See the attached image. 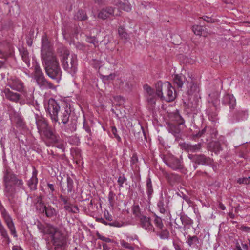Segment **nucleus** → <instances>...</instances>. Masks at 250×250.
Wrapping results in <instances>:
<instances>
[{"mask_svg": "<svg viewBox=\"0 0 250 250\" xmlns=\"http://www.w3.org/2000/svg\"><path fill=\"white\" fill-rule=\"evenodd\" d=\"M19 51L23 61L26 64L27 66L29 67L30 66V58L27 49L24 47H21L19 49Z\"/></svg>", "mask_w": 250, "mask_h": 250, "instance_id": "nucleus-20", "label": "nucleus"}, {"mask_svg": "<svg viewBox=\"0 0 250 250\" xmlns=\"http://www.w3.org/2000/svg\"><path fill=\"white\" fill-rule=\"evenodd\" d=\"M156 92L153 89L147 84L144 85V89L146 93L148 102L150 104H155L157 97L166 102L174 101L176 97L174 88L167 82H158L155 84Z\"/></svg>", "mask_w": 250, "mask_h": 250, "instance_id": "nucleus-3", "label": "nucleus"}, {"mask_svg": "<svg viewBox=\"0 0 250 250\" xmlns=\"http://www.w3.org/2000/svg\"><path fill=\"white\" fill-rule=\"evenodd\" d=\"M162 250H171L169 249L167 246H164L163 247Z\"/></svg>", "mask_w": 250, "mask_h": 250, "instance_id": "nucleus-64", "label": "nucleus"}, {"mask_svg": "<svg viewBox=\"0 0 250 250\" xmlns=\"http://www.w3.org/2000/svg\"><path fill=\"white\" fill-rule=\"evenodd\" d=\"M37 228L41 233L51 235V241L55 248H61L66 245V241L63 234L53 225L40 223L37 225Z\"/></svg>", "mask_w": 250, "mask_h": 250, "instance_id": "nucleus-4", "label": "nucleus"}, {"mask_svg": "<svg viewBox=\"0 0 250 250\" xmlns=\"http://www.w3.org/2000/svg\"><path fill=\"white\" fill-rule=\"evenodd\" d=\"M5 56V53L0 50V58H3Z\"/></svg>", "mask_w": 250, "mask_h": 250, "instance_id": "nucleus-63", "label": "nucleus"}, {"mask_svg": "<svg viewBox=\"0 0 250 250\" xmlns=\"http://www.w3.org/2000/svg\"><path fill=\"white\" fill-rule=\"evenodd\" d=\"M219 208L223 210H225L226 208L225 206L221 203H219Z\"/></svg>", "mask_w": 250, "mask_h": 250, "instance_id": "nucleus-59", "label": "nucleus"}, {"mask_svg": "<svg viewBox=\"0 0 250 250\" xmlns=\"http://www.w3.org/2000/svg\"><path fill=\"white\" fill-rule=\"evenodd\" d=\"M217 134V132L214 129L211 130V135L212 138L215 137Z\"/></svg>", "mask_w": 250, "mask_h": 250, "instance_id": "nucleus-53", "label": "nucleus"}, {"mask_svg": "<svg viewBox=\"0 0 250 250\" xmlns=\"http://www.w3.org/2000/svg\"><path fill=\"white\" fill-rule=\"evenodd\" d=\"M7 86L8 87H5L2 93L8 100L21 105L33 102V94L27 90L24 82L20 78L10 77L7 79Z\"/></svg>", "mask_w": 250, "mask_h": 250, "instance_id": "nucleus-1", "label": "nucleus"}, {"mask_svg": "<svg viewBox=\"0 0 250 250\" xmlns=\"http://www.w3.org/2000/svg\"><path fill=\"white\" fill-rule=\"evenodd\" d=\"M228 215L231 218L234 219L235 218V215L232 212H229Z\"/></svg>", "mask_w": 250, "mask_h": 250, "instance_id": "nucleus-62", "label": "nucleus"}, {"mask_svg": "<svg viewBox=\"0 0 250 250\" xmlns=\"http://www.w3.org/2000/svg\"><path fill=\"white\" fill-rule=\"evenodd\" d=\"M115 194L112 191H110L108 194V201L111 207L114 206Z\"/></svg>", "mask_w": 250, "mask_h": 250, "instance_id": "nucleus-32", "label": "nucleus"}, {"mask_svg": "<svg viewBox=\"0 0 250 250\" xmlns=\"http://www.w3.org/2000/svg\"><path fill=\"white\" fill-rule=\"evenodd\" d=\"M75 20L77 21H84L87 20V16L85 11L79 10L74 16Z\"/></svg>", "mask_w": 250, "mask_h": 250, "instance_id": "nucleus-24", "label": "nucleus"}, {"mask_svg": "<svg viewBox=\"0 0 250 250\" xmlns=\"http://www.w3.org/2000/svg\"><path fill=\"white\" fill-rule=\"evenodd\" d=\"M34 77L38 84L43 88H52L53 85L50 82L47 81L44 76L43 73L40 66L36 64L34 68Z\"/></svg>", "mask_w": 250, "mask_h": 250, "instance_id": "nucleus-9", "label": "nucleus"}, {"mask_svg": "<svg viewBox=\"0 0 250 250\" xmlns=\"http://www.w3.org/2000/svg\"><path fill=\"white\" fill-rule=\"evenodd\" d=\"M163 159L165 163L174 170H181L183 168L182 162L173 155H165Z\"/></svg>", "mask_w": 250, "mask_h": 250, "instance_id": "nucleus-11", "label": "nucleus"}, {"mask_svg": "<svg viewBox=\"0 0 250 250\" xmlns=\"http://www.w3.org/2000/svg\"><path fill=\"white\" fill-rule=\"evenodd\" d=\"M17 124L19 126H22L24 124L21 119L19 118L17 121Z\"/></svg>", "mask_w": 250, "mask_h": 250, "instance_id": "nucleus-54", "label": "nucleus"}, {"mask_svg": "<svg viewBox=\"0 0 250 250\" xmlns=\"http://www.w3.org/2000/svg\"><path fill=\"white\" fill-rule=\"evenodd\" d=\"M184 146L185 149L188 152H196L201 150L202 148V145L201 143H199L195 145H190L189 144H185Z\"/></svg>", "mask_w": 250, "mask_h": 250, "instance_id": "nucleus-22", "label": "nucleus"}, {"mask_svg": "<svg viewBox=\"0 0 250 250\" xmlns=\"http://www.w3.org/2000/svg\"><path fill=\"white\" fill-rule=\"evenodd\" d=\"M36 124L41 137L48 141L51 144L50 145L59 142V137L52 131L47 121L43 117L36 115Z\"/></svg>", "mask_w": 250, "mask_h": 250, "instance_id": "nucleus-5", "label": "nucleus"}, {"mask_svg": "<svg viewBox=\"0 0 250 250\" xmlns=\"http://www.w3.org/2000/svg\"><path fill=\"white\" fill-rule=\"evenodd\" d=\"M119 35L122 40H124V42H126L129 40V35L126 32L125 28L123 26H120L118 29Z\"/></svg>", "mask_w": 250, "mask_h": 250, "instance_id": "nucleus-23", "label": "nucleus"}, {"mask_svg": "<svg viewBox=\"0 0 250 250\" xmlns=\"http://www.w3.org/2000/svg\"><path fill=\"white\" fill-rule=\"evenodd\" d=\"M61 61L62 62L63 67L65 70L71 73H75L77 69V57L75 55L71 56L70 65L68 64V56L69 55V51L65 48H63L61 52Z\"/></svg>", "mask_w": 250, "mask_h": 250, "instance_id": "nucleus-7", "label": "nucleus"}, {"mask_svg": "<svg viewBox=\"0 0 250 250\" xmlns=\"http://www.w3.org/2000/svg\"><path fill=\"white\" fill-rule=\"evenodd\" d=\"M240 229L243 231L250 233V227L245 226H242L240 228Z\"/></svg>", "mask_w": 250, "mask_h": 250, "instance_id": "nucleus-49", "label": "nucleus"}, {"mask_svg": "<svg viewBox=\"0 0 250 250\" xmlns=\"http://www.w3.org/2000/svg\"><path fill=\"white\" fill-rule=\"evenodd\" d=\"M120 243L121 246L123 247V248L130 249V250L133 249V247L130 244L126 242L124 240H120Z\"/></svg>", "mask_w": 250, "mask_h": 250, "instance_id": "nucleus-34", "label": "nucleus"}, {"mask_svg": "<svg viewBox=\"0 0 250 250\" xmlns=\"http://www.w3.org/2000/svg\"><path fill=\"white\" fill-rule=\"evenodd\" d=\"M117 77L118 76L115 74H111L109 75L105 76L104 79L108 81L112 80L114 82L115 81V80H116Z\"/></svg>", "mask_w": 250, "mask_h": 250, "instance_id": "nucleus-40", "label": "nucleus"}, {"mask_svg": "<svg viewBox=\"0 0 250 250\" xmlns=\"http://www.w3.org/2000/svg\"><path fill=\"white\" fill-rule=\"evenodd\" d=\"M113 84L115 87L121 89L124 87V81L121 78H119L118 76L115 80V81L113 82Z\"/></svg>", "mask_w": 250, "mask_h": 250, "instance_id": "nucleus-30", "label": "nucleus"}, {"mask_svg": "<svg viewBox=\"0 0 250 250\" xmlns=\"http://www.w3.org/2000/svg\"><path fill=\"white\" fill-rule=\"evenodd\" d=\"M17 179L15 174L9 172H7L4 176V181L7 184H9L10 183L14 184Z\"/></svg>", "mask_w": 250, "mask_h": 250, "instance_id": "nucleus-25", "label": "nucleus"}, {"mask_svg": "<svg viewBox=\"0 0 250 250\" xmlns=\"http://www.w3.org/2000/svg\"><path fill=\"white\" fill-rule=\"evenodd\" d=\"M237 182L240 184H250V177H243L239 178L237 180Z\"/></svg>", "mask_w": 250, "mask_h": 250, "instance_id": "nucleus-35", "label": "nucleus"}, {"mask_svg": "<svg viewBox=\"0 0 250 250\" xmlns=\"http://www.w3.org/2000/svg\"><path fill=\"white\" fill-rule=\"evenodd\" d=\"M131 86V84L128 82H126L125 83H124V87H122L121 89L127 91L130 90Z\"/></svg>", "mask_w": 250, "mask_h": 250, "instance_id": "nucleus-44", "label": "nucleus"}, {"mask_svg": "<svg viewBox=\"0 0 250 250\" xmlns=\"http://www.w3.org/2000/svg\"><path fill=\"white\" fill-rule=\"evenodd\" d=\"M192 31L196 35L201 36L202 34L203 28L201 26L194 25L192 27Z\"/></svg>", "mask_w": 250, "mask_h": 250, "instance_id": "nucleus-28", "label": "nucleus"}, {"mask_svg": "<svg viewBox=\"0 0 250 250\" xmlns=\"http://www.w3.org/2000/svg\"><path fill=\"white\" fill-rule=\"evenodd\" d=\"M14 184L17 185L18 187L21 188H22L23 187V181L21 179H17Z\"/></svg>", "mask_w": 250, "mask_h": 250, "instance_id": "nucleus-47", "label": "nucleus"}, {"mask_svg": "<svg viewBox=\"0 0 250 250\" xmlns=\"http://www.w3.org/2000/svg\"><path fill=\"white\" fill-rule=\"evenodd\" d=\"M1 214L5 224L6 225L8 229H9L10 233L14 237H17V232L15 225L13 221V219L9 214L6 211L5 209H3L1 210Z\"/></svg>", "mask_w": 250, "mask_h": 250, "instance_id": "nucleus-12", "label": "nucleus"}, {"mask_svg": "<svg viewBox=\"0 0 250 250\" xmlns=\"http://www.w3.org/2000/svg\"><path fill=\"white\" fill-rule=\"evenodd\" d=\"M67 191L68 193H71L73 188V181L69 176L67 177Z\"/></svg>", "mask_w": 250, "mask_h": 250, "instance_id": "nucleus-31", "label": "nucleus"}, {"mask_svg": "<svg viewBox=\"0 0 250 250\" xmlns=\"http://www.w3.org/2000/svg\"><path fill=\"white\" fill-rule=\"evenodd\" d=\"M204 20L205 21H207V22H214V21L212 20V19H211L210 18H209V17H207V16H204Z\"/></svg>", "mask_w": 250, "mask_h": 250, "instance_id": "nucleus-52", "label": "nucleus"}, {"mask_svg": "<svg viewBox=\"0 0 250 250\" xmlns=\"http://www.w3.org/2000/svg\"><path fill=\"white\" fill-rule=\"evenodd\" d=\"M219 94L215 90H214L212 93L208 94V103L212 104V106L210 109H207V113L208 116L209 120L212 121H214L217 115V105L219 104Z\"/></svg>", "mask_w": 250, "mask_h": 250, "instance_id": "nucleus-8", "label": "nucleus"}, {"mask_svg": "<svg viewBox=\"0 0 250 250\" xmlns=\"http://www.w3.org/2000/svg\"><path fill=\"white\" fill-rule=\"evenodd\" d=\"M59 198L61 201L63 202L65 205L68 204L69 198L68 197L63 196L62 195H60Z\"/></svg>", "mask_w": 250, "mask_h": 250, "instance_id": "nucleus-45", "label": "nucleus"}, {"mask_svg": "<svg viewBox=\"0 0 250 250\" xmlns=\"http://www.w3.org/2000/svg\"><path fill=\"white\" fill-rule=\"evenodd\" d=\"M62 32L64 38L68 37L67 34L69 33V32L66 30L65 27H63L62 28Z\"/></svg>", "mask_w": 250, "mask_h": 250, "instance_id": "nucleus-51", "label": "nucleus"}, {"mask_svg": "<svg viewBox=\"0 0 250 250\" xmlns=\"http://www.w3.org/2000/svg\"><path fill=\"white\" fill-rule=\"evenodd\" d=\"M173 246L175 250H183L181 247V245L178 242L173 241Z\"/></svg>", "mask_w": 250, "mask_h": 250, "instance_id": "nucleus-43", "label": "nucleus"}, {"mask_svg": "<svg viewBox=\"0 0 250 250\" xmlns=\"http://www.w3.org/2000/svg\"><path fill=\"white\" fill-rule=\"evenodd\" d=\"M241 245H242V247L243 248V249H244V250H248V245L247 244L242 243Z\"/></svg>", "mask_w": 250, "mask_h": 250, "instance_id": "nucleus-61", "label": "nucleus"}, {"mask_svg": "<svg viewBox=\"0 0 250 250\" xmlns=\"http://www.w3.org/2000/svg\"><path fill=\"white\" fill-rule=\"evenodd\" d=\"M140 224L142 228L148 231L153 229V226L151 223L150 218L144 215H142L140 218Z\"/></svg>", "mask_w": 250, "mask_h": 250, "instance_id": "nucleus-14", "label": "nucleus"}, {"mask_svg": "<svg viewBox=\"0 0 250 250\" xmlns=\"http://www.w3.org/2000/svg\"><path fill=\"white\" fill-rule=\"evenodd\" d=\"M158 206L160 210V212L161 213L164 214L165 213L166 210L164 208V203L162 201H160L158 203Z\"/></svg>", "mask_w": 250, "mask_h": 250, "instance_id": "nucleus-39", "label": "nucleus"}, {"mask_svg": "<svg viewBox=\"0 0 250 250\" xmlns=\"http://www.w3.org/2000/svg\"><path fill=\"white\" fill-rule=\"evenodd\" d=\"M41 56L45 65V72L51 79L58 82L61 76V70L59 63L53 52L50 42L46 36L42 39Z\"/></svg>", "mask_w": 250, "mask_h": 250, "instance_id": "nucleus-2", "label": "nucleus"}, {"mask_svg": "<svg viewBox=\"0 0 250 250\" xmlns=\"http://www.w3.org/2000/svg\"><path fill=\"white\" fill-rule=\"evenodd\" d=\"M235 250H243L241 247L240 245L238 242H237L236 244V249Z\"/></svg>", "mask_w": 250, "mask_h": 250, "instance_id": "nucleus-58", "label": "nucleus"}, {"mask_svg": "<svg viewBox=\"0 0 250 250\" xmlns=\"http://www.w3.org/2000/svg\"><path fill=\"white\" fill-rule=\"evenodd\" d=\"M114 100L117 102L116 105L121 106L124 103V99L121 96H116L114 98Z\"/></svg>", "mask_w": 250, "mask_h": 250, "instance_id": "nucleus-38", "label": "nucleus"}, {"mask_svg": "<svg viewBox=\"0 0 250 250\" xmlns=\"http://www.w3.org/2000/svg\"><path fill=\"white\" fill-rule=\"evenodd\" d=\"M111 131H112V133L114 134L115 137L119 141H120L121 138L117 134V128L115 126H113L112 127Z\"/></svg>", "mask_w": 250, "mask_h": 250, "instance_id": "nucleus-46", "label": "nucleus"}, {"mask_svg": "<svg viewBox=\"0 0 250 250\" xmlns=\"http://www.w3.org/2000/svg\"><path fill=\"white\" fill-rule=\"evenodd\" d=\"M126 181V178L124 176L119 177L117 183L120 188L123 187V184Z\"/></svg>", "mask_w": 250, "mask_h": 250, "instance_id": "nucleus-37", "label": "nucleus"}, {"mask_svg": "<svg viewBox=\"0 0 250 250\" xmlns=\"http://www.w3.org/2000/svg\"><path fill=\"white\" fill-rule=\"evenodd\" d=\"M208 149L209 151L217 153L221 150L220 143L217 141H211L208 143Z\"/></svg>", "mask_w": 250, "mask_h": 250, "instance_id": "nucleus-21", "label": "nucleus"}, {"mask_svg": "<svg viewBox=\"0 0 250 250\" xmlns=\"http://www.w3.org/2000/svg\"><path fill=\"white\" fill-rule=\"evenodd\" d=\"M86 41L88 42L93 44L95 47L96 46L97 42L96 41V39L94 37H87Z\"/></svg>", "mask_w": 250, "mask_h": 250, "instance_id": "nucleus-41", "label": "nucleus"}, {"mask_svg": "<svg viewBox=\"0 0 250 250\" xmlns=\"http://www.w3.org/2000/svg\"><path fill=\"white\" fill-rule=\"evenodd\" d=\"M115 109H112V111L114 113L117 117L119 118H123L125 116V110L124 109H122V111H120L119 109H117V107L116 106L115 107Z\"/></svg>", "mask_w": 250, "mask_h": 250, "instance_id": "nucleus-29", "label": "nucleus"}, {"mask_svg": "<svg viewBox=\"0 0 250 250\" xmlns=\"http://www.w3.org/2000/svg\"><path fill=\"white\" fill-rule=\"evenodd\" d=\"M45 108L51 120L57 119V114L61 108L56 101L53 99H50L47 104L45 105Z\"/></svg>", "mask_w": 250, "mask_h": 250, "instance_id": "nucleus-10", "label": "nucleus"}, {"mask_svg": "<svg viewBox=\"0 0 250 250\" xmlns=\"http://www.w3.org/2000/svg\"><path fill=\"white\" fill-rule=\"evenodd\" d=\"M115 6L116 7L114 8L109 6L101 9L98 13V18L105 20L110 16H121L122 14L121 10L126 12L130 11L131 10L130 4L126 0H120L115 4Z\"/></svg>", "mask_w": 250, "mask_h": 250, "instance_id": "nucleus-6", "label": "nucleus"}, {"mask_svg": "<svg viewBox=\"0 0 250 250\" xmlns=\"http://www.w3.org/2000/svg\"><path fill=\"white\" fill-rule=\"evenodd\" d=\"M132 210L134 214L138 215L139 213H140L139 206L137 205H134L132 208Z\"/></svg>", "mask_w": 250, "mask_h": 250, "instance_id": "nucleus-42", "label": "nucleus"}, {"mask_svg": "<svg viewBox=\"0 0 250 250\" xmlns=\"http://www.w3.org/2000/svg\"><path fill=\"white\" fill-rule=\"evenodd\" d=\"M199 92L198 86L196 84H193L190 90L188 91V93L189 95H193L195 97H198L199 94H197V93Z\"/></svg>", "mask_w": 250, "mask_h": 250, "instance_id": "nucleus-27", "label": "nucleus"}, {"mask_svg": "<svg viewBox=\"0 0 250 250\" xmlns=\"http://www.w3.org/2000/svg\"><path fill=\"white\" fill-rule=\"evenodd\" d=\"M154 222L155 224L157 227H158L159 229H162L164 226L162 223V219L160 218L157 217L155 218Z\"/></svg>", "mask_w": 250, "mask_h": 250, "instance_id": "nucleus-36", "label": "nucleus"}, {"mask_svg": "<svg viewBox=\"0 0 250 250\" xmlns=\"http://www.w3.org/2000/svg\"><path fill=\"white\" fill-rule=\"evenodd\" d=\"M12 250H23L22 248L18 246H14L12 247Z\"/></svg>", "mask_w": 250, "mask_h": 250, "instance_id": "nucleus-57", "label": "nucleus"}, {"mask_svg": "<svg viewBox=\"0 0 250 250\" xmlns=\"http://www.w3.org/2000/svg\"><path fill=\"white\" fill-rule=\"evenodd\" d=\"M38 171L35 167L33 168L32 172V176L28 182V185L31 190H35L37 189V186L38 183L37 178Z\"/></svg>", "mask_w": 250, "mask_h": 250, "instance_id": "nucleus-17", "label": "nucleus"}, {"mask_svg": "<svg viewBox=\"0 0 250 250\" xmlns=\"http://www.w3.org/2000/svg\"><path fill=\"white\" fill-rule=\"evenodd\" d=\"M146 192L148 198H150L153 192L151 180L150 178L147 179L146 181Z\"/></svg>", "mask_w": 250, "mask_h": 250, "instance_id": "nucleus-26", "label": "nucleus"}, {"mask_svg": "<svg viewBox=\"0 0 250 250\" xmlns=\"http://www.w3.org/2000/svg\"><path fill=\"white\" fill-rule=\"evenodd\" d=\"M64 208L66 210H68V211H72L73 212H75V211H72L71 208V207H70V205H67L66 204L65 206H64Z\"/></svg>", "mask_w": 250, "mask_h": 250, "instance_id": "nucleus-55", "label": "nucleus"}, {"mask_svg": "<svg viewBox=\"0 0 250 250\" xmlns=\"http://www.w3.org/2000/svg\"><path fill=\"white\" fill-rule=\"evenodd\" d=\"M223 103L228 105L230 109H233L236 105V99L233 95L227 94L223 98Z\"/></svg>", "mask_w": 250, "mask_h": 250, "instance_id": "nucleus-18", "label": "nucleus"}, {"mask_svg": "<svg viewBox=\"0 0 250 250\" xmlns=\"http://www.w3.org/2000/svg\"><path fill=\"white\" fill-rule=\"evenodd\" d=\"M99 238L100 239H101V240L102 241H104L105 242H111V240L109 238H107V237H105L104 236H99Z\"/></svg>", "mask_w": 250, "mask_h": 250, "instance_id": "nucleus-50", "label": "nucleus"}, {"mask_svg": "<svg viewBox=\"0 0 250 250\" xmlns=\"http://www.w3.org/2000/svg\"><path fill=\"white\" fill-rule=\"evenodd\" d=\"M203 134V129H202V130L200 131L197 134H194L193 135V139H194L195 140H196V139L198 138L199 137H200L202 136Z\"/></svg>", "mask_w": 250, "mask_h": 250, "instance_id": "nucleus-48", "label": "nucleus"}, {"mask_svg": "<svg viewBox=\"0 0 250 250\" xmlns=\"http://www.w3.org/2000/svg\"><path fill=\"white\" fill-rule=\"evenodd\" d=\"M95 3H96L99 5L102 4L104 3L103 0H93Z\"/></svg>", "mask_w": 250, "mask_h": 250, "instance_id": "nucleus-60", "label": "nucleus"}, {"mask_svg": "<svg viewBox=\"0 0 250 250\" xmlns=\"http://www.w3.org/2000/svg\"><path fill=\"white\" fill-rule=\"evenodd\" d=\"M110 226L120 228L125 226V223L122 221H114L112 222L108 223Z\"/></svg>", "mask_w": 250, "mask_h": 250, "instance_id": "nucleus-33", "label": "nucleus"}, {"mask_svg": "<svg viewBox=\"0 0 250 250\" xmlns=\"http://www.w3.org/2000/svg\"><path fill=\"white\" fill-rule=\"evenodd\" d=\"M47 186L48 188L51 190V192H53L54 191V187L53 184H48Z\"/></svg>", "mask_w": 250, "mask_h": 250, "instance_id": "nucleus-56", "label": "nucleus"}, {"mask_svg": "<svg viewBox=\"0 0 250 250\" xmlns=\"http://www.w3.org/2000/svg\"><path fill=\"white\" fill-rule=\"evenodd\" d=\"M187 81L186 77L182 74H176L173 78L174 84L177 87L181 88Z\"/></svg>", "mask_w": 250, "mask_h": 250, "instance_id": "nucleus-19", "label": "nucleus"}, {"mask_svg": "<svg viewBox=\"0 0 250 250\" xmlns=\"http://www.w3.org/2000/svg\"><path fill=\"white\" fill-rule=\"evenodd\" d=\"M57 114V119L52 120V121L55 123L58 122L60 125L61 124V123H62L63 124L67 123L69 120L70 113L67 108H61Z\"/></svg>", "mask_w": 250, "mask_h": 250, "instance_id": "nucleus-13", "label": "nucleus"}, {"mask_svg": "<svg viewBox=\"0 0 250 250\" xmlns=\"http://www.w3.org/2000/svg\"><path fill=\"white\" fill-rule=\"evenodd\" d=\"M186 243L192 248L198 249L201 245V242L196 236L188 235L187 237Z\"/></svg>", "mask_w": 250, "mask_h": 250, "instance_id": "nucleus-16", "label": "nucleus"}, {"mask_svg": "<svg viewBox=\"0 0 250 250\" xmlns=\"http://www.w3.org/2000/svg\"><path fill=\"white\" fill-rule=\"evenodd\" d=\"M42 206V209L40 208V210L42 212H45V215L48 218H52L56 216L57 211L51 206H45L43 204H41Z\"/></svg>", "mask_w": 250, "mask_h": 250, "instance_id": "nucleus-15", "label": "nucleus"}]
</instances>
